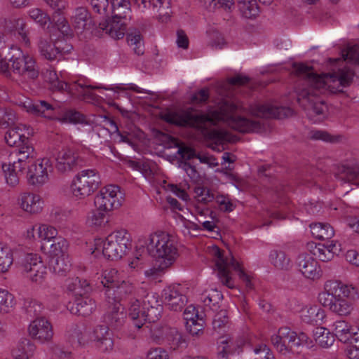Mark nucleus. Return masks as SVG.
Here are the masks:
<instances>
[{
	"instance_id": "1",
	"label": "nucleus",
	"mask_w": 359,
	"mask_h": 359,
	"mask_svg": "<svg viewBox=\"0 0 359 359\" xmlns=\"http://www.w3.org/2000/svg\"><path fill=\"white\" fill-rule=\"evenodd\" d=\"M215 109L210 108L206 114H196L194 109H168L161 113V118L168 123L180 126L191 127L201 132L207 144L212 150L222 151L224 144L234 142L236 137L224 130H208V125L223 123L241 133H257L261 129L260 123L237 116L245 111L243 104L235 96L226 93L220 95L215 101Z\"/></svg>"
},
{
	"instance_id": "2",
	"label": "nucleus",
	"mask_w": 359,
	"mask_h": 359,
	"mask_svg": "<svg viewBox=\"0 0 359 359\" xmlns=\"http://www.w3.org/2000/svg\"><path fill=\"white\" fill-rule=\"evenodd\" d=\"M341 58L329 60L332 73L316 74L311 67L303 63L293 66L294 74L305 79L309 85L307 89L298 93L297 100L306 108L307 116L313 123H320L328 116L327 104L316 97L326 92H340L343 87L351 82L353 72L349 68L341 66L344 62L359 64V46H348L341 51Z\"/></svg>"
},
{
	"instance_id": "3",
	"label": "nucleus",
	"mask_w": 359,
	"mask_h": 359,
	"mask_svg": "<svg viewBox=\"0 0 359 359\" xmlns=\"http://www.w3.org/2000/svg\"><path fill=\"white\" fill-rule=\"evenodd\" d=\"M45 79L49 83L52 91L66 92L72 95L76 94L86 100L93 96L92 90L94 89L111 90L118 94L123 93L126 96L129 90L137 93L151 94L150 90L142 88L135 83H116L103 86L101 83H93L83 76H71L65 71L60 72L57 74L54 70H48L46 73Z\"/></svg>"
},
{
	"instance_id": "4",
	"label": "nucleus",
	"mask_w": 359,
	"mask_h": 359,
	"mask_svg": "<svg viewBox=\"0 0 359 359\" xmlns=\"http://www.w3.org/2000/svg\"><path fill=\"white\" fill-rule=\"evenodd\" d=\"M142 238V243L148 254L155 259V266L146 270L144 275L149 278H156L165 273L176 262L180 256L178 243L174 236L158 230Z\"/></svg>"
},
{
	"instance_id": "5",
	"label": "nucleus",
	"mask_w": 359,
	"mask_h": 359,
	"mask_svg": "<svg viewBox=\"0 0 359 359\" xmlns=\"http://www.w3.org/2000/svg\"><path fill=\"white\" fill-rule=\"evenodd\" d=\"M313 339L303 332H296L288 327H282L271 335V341L276 349L282 353L293 351L299 347L312 348L314 345L323 348L331 347L335 337L332 330L325 327L318 326L312 332Z\"/></svg>"
},
{
	"instance_id": "6",
	"label": "nucleus",
	"mask_w": 359,
	"mask_h": 359,
	"mask_svg": "<svg viewBox=\"0 0 359 359\" xmlns=\"http://www.w3.org/2000/svg\"><path fill=\"white\" fill-rule=\"evenodd\" d=\"M317 299L331 313L341 317H348L354 311L355 303L359 299V290L352 284L327 280L324 284L323 290L318 293Z\"/></svg>"
},
{
	"instance_id": "7",
	"label": "nucleus",
	"mask_w": 359,
	"mask_h": 359,
	"mask_svg": "<svg viewBox=\"0 0 359 359\" xmlns=\"http://www.w3.org/2000/svg\"><path fill=\"white\" fill-rule=\"evenodd\" d=\"M131 237L126 229L115 231L106 237L95 238L86 251L95 257L103 256L111 260L121 259L130 248Z\"/></svg>"
},
{
	"instance_id": "8",
	"label": "nucleus",
	"mask_w": 359,
	"mask_h": 359,
	"mask_svg": "<svg viewBox=\"0 0 359 359\" xmlns=\"http://www.w3.org/2000/svg\"><path fill=\"white\" fill-rule=\"evenodd\" d=\"M156 138L165 147L177 148L175 156L172 157V159H170V161L173 162L176 160L177 163H179L178 166L184 170L187 175L193 180L198 179V174L195 167L191 165L187 161L196 157L201 163L206 164L210 168H214L218 165V161L213 156L205 152H201L196 154L193 149L180 145L179 142L176 139L167 134L158 133L156 134Z\"/></svg>"
},
{
	"instance_id": "9",
	"label": "nucleus",
	"mask_w": 359,
	"mask_h": 359,
	"mask_svg": "<svg viewBox=\"0 0 359 359\" xmlns=\"http://www.w3.org/2000/svg\"><path fill=\"white\" fill-rule=\"evenodd\" d=\"M126 164L133 170L139 171L151 185L159 187L166 191L171 192L184 201L189 200V195L187 192L189 189L188 182H183L179 184L168 183L160 177L159 168L154 161L147 158L130 159L127 161Z\"/></svg>"
},
{
	"instance_id": "10",
	"label": "nucleus",
	"mask_w": 359,
	"mask_h": 359,
	"mask_svg": "<svg viewBox=\"0 0 359 359\" xmlns=\"http://www.w3.org/2000/svg\"><path fill=\"white\" fill-rule=\"evenodd\" d=\"M206 252L214 263V269L221 282L229 288L235 287L231 276V270L238 273L239 277L245 283L246 286L252 288L251 277L243 269L241 263L231 255H224L215 245L207 247Z\"/></svg>"
},
{
	"instance_id": "11",
	"label": "nucleus",
	"mask_w": 359,
	"mask_h": 359,
	"mask_svg": "<svg viewBox=\"0 0 359 359\" xmlns=\"http://www.w3.org/2000/svg\"><path fill=\"white\" fill-rule=\"evenodd\" d=\"M13 102L23 108L27 113L46 118H61L66 123H82L84 118L81 114L74 110L65 111L61 117L59 116L60 109L57 104H50L45 100L33 102L22 94L16 95Z\"/></svg>"
},
{
	"instance_id": "12",
	"label": "nucleus",
	"mask_w": 359,
	"mask_h": 359,
	"mask_svg": "<svg viewBox=\"0 0 359 359\" xmlns=\"http://www.w3.org/2000/svg\"><path fill=\"white\" fill-rule=\"evenodd\" d=\"M158 295L150 292L142 300L133 299L128 308L129 317L135 320V325L140 329L146 322L154 323L159 319L163 311V306Z\"/></svg>"
},
{
	"instance_id": "13",
	"label": "nucleus",
	"mask_w": 359,
	"mask_h": 359,
	"mask_svg": "<svg viewBox=\"0 0 359 359\" xmlns=\"http://www.w3.org/2000/svg\"><path fill=\"white\" fill-rule=\"evenodd\" d=\"M48 31L50 39L54 43L53 47L52 44L46 41H41L39 50L44 57L50 60L60 59L62 53H69L72 49L70 44L65 43L62 39L74 36L71 24H50Z\"/></svg>"
},
{
	"instance_id": "14",
	"label": "nucleus",
	"mask_w": 359,
	"mask_h": 359,
	"mask_svg": "<svg viewBox=\"0 0 359 359\" xmlns=\"http://www.w3.org/2000/svg\"><path fill=\"white\" fill-rule=\"evenodd\" d=\"M101 184V175L98 170L83 169L71 180L68 187L69 194L76 201H84L93 195Z\"/></svg>"
},
{
	"instance_id": "15",
	"label": "nucleus",
	"mask_w": 359,
	"mask_h": 359,
	"mask_svg": "<svg viewBox=\"0 0 359 359\" xmlns=\"http://www.w3.org/2000/svg\"><path fill=\"white\" fill-rule=\"evenodd\" d=\"M135 285L129 279L124 277L113 289L105 291L106 297L109 303L115 302L110 313L107 317V321L111 327L117 328L122 325L125 318L123 307L119 302L128 296L133 294Z\"/></svg>"
},
{
	"instance_id": "16",
	"label": "nucleus",
	"mask_w": 359,
	"mask_h": 359,
	"mask_svg": "<svg viewBox=\"0 0 359 359\" xmlns=\"http://www.w3.org/2000/svg\"><path fill=\"white\" fill-rule=\"evenodd\" d=\"M68 333L69 337L76 338L81 346L88 345L90 341H96L99 348L103 351H110L114 346L109 327L105 325H100L92 330H88L86 328L80 329L75 325L68 330Z\"/></svg>"
},
{
	"instance_id": "17",
	"label": "nucleus",
	"mask_w": 359,
	"mask_h": 359,
	"mask_svg": "<svg viewBox=\"0 0 359 359\" xmlns=\"http://www.w3.org/2000/svg\"><path fill=\"white\" fill-rule=\"evenodd\" d=\"M10 65L2 57L0 52V72H6L10 68L19 74L25 75L30 79L37 76L38 72L35 69V62L32 57L25 55L18 47H11L10 52Z\"/></svg>"
},
{
	"instance_id": "18",
	"label": "nucleus",
	"mask_w": 359,
	"mask_h": 359,
	"mask_svg": "<svg viewBox=\"0 0 359 359\" xmlns=\"http://www.w3.org/2000/svg\"><path fill=\"white\" fill-rule=\"evenodd\" d=\"M125 194L121 188L114 184L103 187L97 194L95 204L100 210L108 212L119 208L124 202Z\"/></svg>"
},
{
	"instance_id": "19",
	"label": "nucleus",
	"mask_w": 359,
	"mask_h": 359,
	"mask_svg": "<svg viewBox=\"0 0 359 359\" xmlns=\"http://www.w3.org/2000/svg\"><path fill=\"white\" fill-rule=\"evenodd\" d=\"M52 161L48 157L37 158L31 163L27 170V182L34 187H41L49 180V174L53 171Z\"/></svg>"
},
{
	"instance_id": "20",
	"label": "nucleus",
	"mask_w": 359,
	"mask_h": 359,
	"mask_svg": "<svg viewBox=\"0 0 359 359\" xmlns=\"http://www.w3.org/2000/svg\"><path fill=\"white\" fill-rule=\"evenodd\" d=\"M57 234L58 231L54 226L46 223L31 225L23 233L25 239L39 242L41 244V250L44 253L46 252L44 245L52 242Z\"/></svg>"
},
{
	"instance_id": "21",
	"label": "nucleus",
	"mask_w": 359,
	"mask_h": 359,
	"mask_svg": "<svg viewBox=\"0 0 359 359\" xmlns=\"http://www.w3.org/2000/svg\"><path fill=\"white\" fill-rule=\"evenodd\" d=\"M22 269L26 276L36 283H41L48 275L46 265L37 254L29 253L25 256Z\"/></svg>"
},
{
	"instance_id": "22",
	"label": "nucleus",
	"mask_w": 359,
	"mask_h": 359,
	"mask_svg": "<svg viewBox=\"0 0 359 359\" xmlns=\"http://www.w3.org/2000/svg\"><path fill=\"white\" fill-rule=\"evenodd\" d=\"M27 334L32 339L43 344L50 342L54 334L51 323L44 316H37L29 323Z\"/></svg>"
},
{
	"instance_id": "23",
	"label": "nucleus",
	"mask_w": 359,
	"mask_h": 359,
	"mask_svg": "<svg viewBox=\"0 0 359 359\" xmlns=\"http://www.w3.org/2000/svg\"><path fill=\"white\" fill-rule=\"evenodd\" d=\"M170 208L172 212V217L176 225L184 233L190 231H198V225L189 218V210L185 208L177 199L172 197H167L166 199Z\"/></svg>"
},
{
	"instance_id": "24",
	"label": "nucleus",
	"mask_w": 359,
	"mask_h": 359,
	"mask_svg": "<svg viewBox=\"0 0 359 359\" xmlns=\"http://www.w3.org/2000/svg\"><path fill=\"white\" fill-rule=\"evenodd\" d=\"M161 296L165 306L174 311H181L187 302L184 289L180 284H171L165 287Z\"/></svg>"
},
{
	"instance_id": "25",
	"label": "nucleus",
	"mask_w": 359,
	"mask_h": 359,
	"mask_svg": "<svg viewBox=\"0 0 359 359\" xmlns=\"http://www.w3.org/2000/svg\"><path fill=\"white\" fill-rule=\"evenodd\" d=\"M248 112L255 116L278 118L290 116L293 113L290 108L279 107L274 102L254 104L249 107Z\"/></svg>"
},
{
	"instance_id": "26",
	"label": "nucleus",
	"mask_w": 359,
	"mask_h": 359,
	"mask_svg": "<svg viewBox=\"0 0 359 359\" xmlns=\"http://www.w3.org/2000/svg\"><path fill=\"white\" fill-rule=\"evenodd\" d=\"M16 203L21 210L30 215L41 213L45 207V201L41 195L28 191L20 193Z\"/></svg>"
},
{
	"instance_id": "27",
	"label": "nucleus",
	"mask_w": 359,
	"mask_h": 359,
	"mask_svg": "<svg viewBox=\"0 0 359 359\" xmlns=\"http://www.w3.org/2000/svg\"><path fill=\"white\" fill-rule=\"evenodd\" d=\"M33 135V129L25 124H18L11 127L5 135L6 144L18 148L25 143H31L29 137Z\"/></svg>"
},
{
	"instance_id": "28",
	"label": "nucleus",
	"mask_w": 359,
	"mask_h": 359,
	"mask_svg": "<svg viewBox=\"0 0 359 359\" xmlns=\"http://www.w3.org/2000/svg\"><path fill=\"white\" fill-rule=\"evenodd\" d=\"M297 266L302 276L311 280H318L322 276V270L318 262L311 255L302 254L297 259Z\"/></svg>"
},
{
	"instance_id": "29",
	"label": "nucleus",
	"mask_w": 359,
	"mask_h": 359,
	"mask_svg": "<svg viewBox=\"0 0 359 359\" xmlns=\"http://www.w3.org/2000/svg\"><path fill=\"white\" fill-rule=\"evenodd\" d=\"M311 252L322 262L330 261L340 252V245L334 241L326 243H311L308 244Z\"/></svg>"
},
{
	"instance_id": "30",
	"label": "nucleus",
	"mask_w": 359,
	"mask_h": 359,
	"mask_svg": "<svg viewBox=\"0 0 359 359\" xmlns=\"http://www.w3.org/2000/svg\"><path fill=\"white\" fill-rule=\"evenodd\" d=\"M55 166L61 174L71 172L77 165V156L69 149H62L55 156Z\"/></svg>"
},
{
	"instance_id": "31",
	"label": "nucleus",
	"mask_w": 359,
	"mask_h": 359,
	"mask_svg": "<svg viewBox=\"0 0 359 359\" xmlns=\"http://www.w3.org/2000/svg\"><path fill=\"white\" fill-rule=\"evenodd\" d=\"M302 320L310 325H322L325 323L326 311L316 304H306L299 311Z\"/></svg>"
},
{
	"instance_id": "32",
	"label": "nucleus",
	"mask_w": 359,
	"mask_h": 359,
	"mask_svg": "<svg viewBox=\"0 0 359 359\" xmlns=\"http://www.w3.org/2000/svg\"><path fill=\"white\" fill-rule=\"evenodd\" d=\"M11 156L15 157V159L11 161L25 171L36 156L35 149L32 142L25 143L22 147L16 148L13 151Z\"/></svg>"
},
{
	"instance_id": "33",
	"label": "nucleus",
	"mask_w": 359,
	"mask_h": 359,
	"mask_svg": "<svg viewBox=\"0 0 359 359\" xmlns=\"http://www.w3.org/2000/svg\"><path fill=\"white\" fill-rule=\"evenodd\" d=\"M190 216L194 218L193 221L198 225V230L201 229L200 224L202 225L203 229L208 231L215 230L216 227L215 215L208 209H200L196 207L194 213L189 211V217Z\"/></svg>"
},
{
	"instance_id": "34",
	"label": "nucleus",
	"mask_w": 359,
	"mask_h": 359,
	"mask_svg": "<svg viewBox=\"0 0 359 359\" xmlns=\"http://www.w3.org/2000/svg\"><path fill=\"white\" fill-rule=\"evenodd\" d=\"M187 330L193 335L198 334L203 328V320L199 318L198 311L193 305L188 306L184 311Z\"/></svg>"
},
{
	"instance_id": "35",
	"label": "nucleus",
	"mask_w": 359,
	"mask_h": 359,
	"mask_svg": "<svg viewBox=\"0 0 359 359\" xmlns=\"http://www.w3.org/2000/svg\"><path fill=\"white\" fill-rule=\"evenodd\" d=\"M1 168L5 184L11 188L16 187L20 183V176L24 170L11 161L2 162Z\"/></svg>"
},
{
	"instance_id": "36",
	"label": "nucleus",
	"mask_w": 359,
	"mask_h": 359,
	"mask_svg": "<svg viewBox=\"0 0 359 359\" xmlns=\"http://www.w3.org/2000/svg\"><path fill=\"white\" fill-rule=\"evenodd\" d=\"M36 348V345L32 341L22 338L12 348L11 355L13 359H32Z\"/></svg>"
},
{
	"instance_id": "37",
	"label": "nucleus",
	"mask_w": 359,
	"mask_h": 359,
	"mask_svg": "<svg viewBox=\"0 0 359 359\" xmlns=\"http://www.w3.org/2000/svg\"><path fill=\"white\" fill-rule=\"evenodd\" d=\"M113 7V22L130 21L133 20L132 12L128 0H110Z\"/></svg>"
},
{
	"instance_id": "38",
	"label": "nucleus",
	"mask_w": 359,
	"mask_h": 359,
	"mask_svg": "<svg viewBox=\"0 0 359 359\" xmlns=\"http://www.w3.org/2000/svg\"><path fill=\"white\" fill-rule=\"evenodd\" d=\"M70 312L79 316H89L95 309V302L88 297H80L76 298L74 304L70 306H67Z\"/></svg>"
},
{
	"instance_id": "39",
	"label": "nucleus",
	"mask_w": 359,
	"mask_h": 359,
	"mask_svg": "<svg viewBox=\"0 0 359 359\" xmlns=\"http://www.w3.org/2000/svg\"><path fill=\"white\" fill-rule=\"evenodd\" d=\"M15 296L7 289L0 287V316L11 313L15 309Z\"/></svg>"
},
{
	"instance_id": "40",
	"label": "nucleus",
	"mask_w": 359,
	"mask_h": 359,
	"mask_svg": "<svg viewBox=\"0 0 359 359\" xmlns=\"http://www.w3.org/2000/svg\"><path fill=\"white\" fill-rule=\"evenodd\" d=\"M241 15L249 20H254L259 14V8L257 0H237Z\"/></svg>"
},
{
	"instance_id": "41",
	"label": "nucleus",
	"mask_w": 359,
	"mask_h": 359,
	"mask_svg": "<svg viewBox=\"0 0 359 359\" xmlns=\"http://www.w3.org/2000/svg\"><path fill=\"white\" fill-rule=\"evenodd\" d=\"M123 278V273L116 269H107L102 272L101 283L107 289H113Z\"/></svg>"
},
{
	"instance_id": "42",
	"label": "nucleus",
	"mask_w": 359,
	"mask_h": 359,
	"mask_svg": "<svg viewBox=\"0 0 359 359\" xmlns=\"http://www.w3.org/2000/svg\"><path fill=\"white\" fill-rule=\"evenodd\" d=\"M239 348L240 346L236 344L229 337H222L217 345V358L228 359Z\"/></svg>"
},
{
	"instance_id": "43",
	"label": "nucleus",
	"mask_w": 359,
	"mask_h": 359,
	"mask_svg": "<svg viewBox=\"0 0 359 359\" xmlns=\"http://www.w3.org/2000/svg\"><path fill=\"white\" fill-rule=\"evenodd\" d=\"M311 232L317 239H329L334 236L333 227L328 223L316 222L310 224Z\"/></svg>"
},
{
	"instance_id": "44",
	"label": "nucleus",
	"mask_w": 359,
	"mask_h": 359,
	"mask_svg": "<svg viewBox=\"0 0 359 359\" xmlns=\"http://www.w3.org/2000/svg\"><path fill=\"white\" fill-rule=\"evenodd\" d=\"M222 297L221 292L210 285L205 286L200 294L201 301L210 307L218 304Z\"/></svg>"
},
{
	"instance_id": "45",
	"label": "nucleus",
	"mask_w": 359,
	"mask_h": 359,
	"mask_svg": "<svg viewBox=\"0 0 359 359\" xmlns=\"http://www.w3.org/2000/svg\"><path fill=\"white\" fill-rule=\"evenodd\" d=\"M50 268L53 272L64 276L70 271L71 262L69 255L60 257H51L50 259Z\"/></svg>"
},
{
	"instance_id": "46",
	"label": "nucleus",
	"mask_w": 359,
	"mask_h": 359,
	"mask_svg": "<svg viewBox=\"0 0 359 359\" xmlns=\"http://www.w3.org/2000/svg\"><path fill=\"white\" fill-rule=\"evenodd\" d=\"M52 242L48 251L46 252L50 258L68 255L69 242L66 238L57 236Z\"/></svg>"
},
{
	"instance_id": "47",
	"label": "nucleus",
	"mask_w": 359,
	"mask_h": 359,
	"mask_svg": "<svg viewBox=\"0 0 359 359\" xmlns=\"http://www.w3.org/2000/svg\"><path fill=\"white\" fill-rule=\"evenodd\" d=\"M212 328L219 335H226L231 331V325L229 323L226 311H221L217 313L212 320Z\"/></svg>"
},
{
	"instance_id": "48",
	"label": "nucleus",
	"mask_w": 359,
	"mask_h": 359,
	"mask_svg": "<svg viewBox=\"0 0 359 359\" xmlns=\"http://www.w3.org/2000/svg\"><path fill=\"white\" fill-rule=\"evenodd\" d=\"M13 264V253L11 248L0 244V273H6Z\"/></svg>"
},
{
	"instance_id": "49",
	"label": "nucleus",
	"mask_w": 359,
	"mask_h": 359,
	"mask_svg": "<svg viewBox=\"0 0 359 359\" xmlns=\"http://www.w3.org/2000/svg\"><path fill=\"white\" fill-rule=\"evenodd\" d=\"M105 210H100L96 208V210H92L86 217V224L92 228L102 227L107 222Z\"/></svg>"
},
{
	"instance_id": "50",
	"label": "nucleus",
	"mask_w": 359,
	"mask_h": 359,
	"mask_svg": "<svg viewBox=\"0 0 359 359\" xmlns=\"http://www.w3.org/2000/svg\"><path fill=\"white\" fill-rule=\"evenodd\" d=\"M158 8L159 12V20L161 22H165L170 20L172 11L170 8L169 0H149V6Z\"/></svg>"
},
{
	"instance_id": "51",
	"label": "nucleus",
	"mask_w": 359,
	"mask_h": 359,
	"mask_svg": "<svg viewBox=\"0 0 359 359\" xmlns=\"http://www.w3.org/2000/svg\"><path fill=\"white\" fill-rule=\"evenodd\" d=\"M99 28L108 34L111 38L119 39L125 35L126 24H98Z\"/></svg>"
},
{
	"instance_id": "52",
	"label": "nucleus",
	"mask_w": 359,
	"mask_h": 359,
	"mask_svg": "<svg viewBox=\"0 0 359 359\" xmlns=\"http://www.w3.org/2000/svg\"><path fill=\"white\" fill-rule=\"evenodd\" d=\"M144 248L145 247L142 243V238H139L137 241L135 255L134 257H130L128 262V267L130 269L139 271L144 267V261L142 256L140 253V250Z\"/></svg>"
},
{
	"instance_id": "53",
	"label": "nucleus",
	"mask_w": 359,
	"mask_h": 359,
	"mask_svg": "<svg viewBox=\"0 0 359 359\" xmlns=\"http://www.w3.org/2000/svg\"><path fill=\"white\" fill-rule=\"evenodd\" d=\"M128 44L133 47L135 53L137 55H142L144 53V43L139 31L130 32L127 36Z\"/></svg>"
},
{
	"instance_id": "54",
	"label": "nucleus",
	"mask_w": 359,
	"mask_h": 359,
	"mask_svg": "<svg viewBox=\"0 0 359 359\" xmlns=\"http://www.w3.org/2000/svg\"><path fill=\"white\" fill-rule=\"evenodd\" d=\"M88 286L89 284L86 280H81L78 277L67 280L68 290L74 292L76 295H81L82 292L86 291Z\"/></svg>"
},
{
	"instance_id": "55",
	"label": "nucleus",
	"mask_w": 359,
	"mask_h": 359,
	"mask_svg": "<svg viewBox=\"0 0 359 359\" xmlns=\"http://www.w3.org/2000/svg\"><path fill=\"white\" fill-rule=\"evenodd\" d=\"M269 258L271 262L278 269H287L290 265V259L283 251H271Z\"/></svg>"
},
{
	"instance_id": "56",
	"label": "nucleus",
	"mask_w": 359,
	"mask_h": 359,
	"mask_svg": "<svg viewBox=\"0 0 359 359\" xmlns=\"http://www.w3.org/2000/svg\"><path fill=\"white\" fill-rule=\"evenodd\" d=\"M194 198L199 203H208L211 202L215 197L208 189L198 186L194 189Z\"/></svg>"
},
{
	"instance_id": "57",
	"label": "nucleus",
	"mask_w": 359,
	"mask_h": 359,
	"mask_svg": "<svg viewBox=\"0 0 359 359\" xmlns=\"http://www.w3.org/2000/svg\"><path fill=\"white\" fill-rule=\"evenodd\" d=\"M309 137L313 140H321L326 142H334L338 140L337 137L322 130H311L309 133Z\"/></svg>"
},
{
	"instance_id": "58",
	"label": "nucleus",
	"mask_w": 359,
	"mask_h": 359,
	"mask_svg": "<svg viewBox=\"0 0 359 359\" xmlns=\"http://www.w3.org/2000/svg\"><path fill=\"white\" fill-rule=\"evenodd\" d=\"M16 120V114L11 109L0 111V127L7 128Z\"/></svg>"
},
{
	"instance_id": "59",
	"label": "nucleus",
	"mask_w": 359,
	"mask_h": 359,
	"mask_svg": "<svg viewBox=\"0 0 359 359\" xmlns=\"http://www.w3.org/2000/svg\"><path fill=\"white\" fill-rule=\"evenodd\" d=\"M29 17L36 22H50V18L43 11L34 8L29 11Z\"/></svg>"
},
{
	"instance_id": "60",
	"label": "nucleus",
	"mask_w": 359,
	"mask_h": 359,
	"mask_svg": "<svg viewBox=\"0 0 359 359\" xmlns=\"http://www.w3.org/2000/svg\"><path fill=\"white\" fill-rule=\"evenodd\" d=\"M72 19L74 22H87L91 20L92 17L86 8L79 7L75 10Z\"/></svg>"
},
{
	"instance_id": "61",
	"label": "nucleus",
	"mask_w": 359,
	"mask_h": 359,
	"mask_svg": "<svg viewBox=\"0 0 359 359\" xmlns=\"http://www.w3.org/2000/svg\"><path fill=\"white\" fill-rule=\"evenodd\" d=\"M147 359H170L167 351L162 348L150 349L147 353Z\"/></svg>"
},
{
	"instance_id": "62",
	"label": "nucleus",
	"mask_w": 359,
	"mask_h": 359,
	"mask_svg": "<svg viewBox=\"0 0 359 359\" xmlns=\"http://www.w3.org/2000/svg\"><path fill=\"white\" fill-rule=\"evenodd\" d=\"M215 201L219 205L220 209L224 211L231 212L235 208L234 204L231 201L229 198L227 196L223 195L217 196L215 198Z\"/></svg>"
},
{
	"instance_id": "63",
	"label": "nucleus",
	"mask_w": 359,
	"mask_h": 359,
	"mask_svg": "<svg viewBox=\"0 0 359 359\" xmlns=\"http://www.w3.org/2000/svg\"><path fill=\"white\" fill-rule=\"evenodd\" d=\"M345 260L355 267H359V252L355 249L348 250L344 255Z\"/></svg>"
},
{
	"instance_id": "64",
	"label": "nucleus",
	"mask_w": 359,
	"mask_h": 359,
	"mask_svg": "<svg viewBox=\"0 0 359 359\" xmlns=\"http://www.w3.org/2000/svg\"><path fill=\"white\" fill-rule=\"evenodd\" d=\"M209 97V93L207 89H201L196 93L191 99L193 103L201 104L207 101Z\"/></svg>"
}]
</instances>
